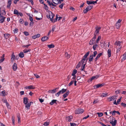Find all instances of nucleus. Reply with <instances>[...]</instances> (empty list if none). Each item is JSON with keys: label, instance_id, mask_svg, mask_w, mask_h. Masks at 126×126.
Wrapping results in <instances>:
<instances>
[{"label": "nucleus", "instance_id": "obj_17", "mask_svg": "<svg viewBox=\"0 0 126 126\" xmlns=\"http://www.w3.org/2000/svg\"><path fill=\"white\" fill-rule=\"evenodd\" d=\"M67 89H64V88L62 89L61 90H60L59 92L61 94H62L64 93L66 91Z\"/></svg>", "mask_w": 126, "mask_h": 126}, {"label": "nucleus", "instance_id": "obj_39", "mask_svg": "<svg viewBox=\"0 0 126 126\" xmlns=\"http://www.w3.org/2000/svg\"><path fill=\"white\" fill-rule=\"evenodd\" d=\"M31 50L30 49H29L28 50L26 49H25L23 50V51L24 53H26L28 52H30Z\"/></svg>", "mask_w": 126, "mask_h": 126}, {"label": "nucleus", "instance_id": "obj_32", "mask_svg": "<svg viewBox=\"0 0 126 126\" xmlns=\"http://www.w3.org/2000/svg\"><path fill=\"white\" fill-rule=\"evenodd\" d=\"M52 1L54 3L56 4H58L59 3L58 0H52Z\"/></svg>", "mask_w": 126, "mask_h": 126}, {"label": "nucleus", "instance_id": "obj_35", "mask_svg": "<svg viewBox=\"0 0 126 126\" xmlns=\"http://www.w3.org/2000/svg\"><path fill=\"white\" fill-rule=\"evenodd\" d=\"M15 56L14 55V53H12V54L11 55V60L13 61L15 59Z\"/></svg>", "mask_w": 126, "mask_h": 126}, {"label": "nucleus", "instance_id": "obj_62", "mask_svg": "<svg viewBox=\"0 0 126 126\" xmlns=\"http://www.w3.org/2000/svg\"><path fill=\"white\" fill-rule=\"evenodd\" d=\"M30 44H29L26 45H24L23 46V47H24L28 48V47L31 45Z\"/></svg>", "mask_w": 126, "mask_h": 126}, {"label": "nucleus", "instance_id": "obj_53", "mask_svg": "<svg viewBox=\"0 0 126 126\" xmlns=\"http://www.w3.org/2000/svg\"><path fill=\"white\" fill-rule=\"evenodd\" d=\"M60 94H60V93L59 91L58 93H56L55 94V95L57 97H58L59 96V95Z\"/></svg>", "mask_w": 126, "mask_h": 126}, {"label": "nucleus", "instance_id": "obj_19", "mask_svg": "<svg viewBox=\"0 0 126 126\" xmlns=\"http://www.w3.org/2000/svg\"><path fill=\"white\" fill-rule=\"evenodd\" d=\"M13 69L14 70L16 71L17 69V64L14 63L12 66Z\"/></svg>", "mask_w": 126, "mask_h": 126}, {"label": "nucleus", "instance_id": "obj_42", "mask_svg": "<svg viewBox=\"0 0 126 126\" xmlns=\"http://www.w3.org/2000/svg\"><path fill=\"white\" fill-rule=\"evenodd\" d=\"M18 29H16L13 30V32L14 33H16L18 32Z\"/></svg>", "mask_w": 126, "mask_h": 126}, {"label": "nucleus", "instance_id": "obj_8", "mask_svg": "<svg viewBox=\"0 0 126 126\" xmlns=\"http://www.w3.org/2000/svg\"><path fill=\"white\" fill-rule=\"evenodd\" d=\"M11 4L12 0H8L7 3V8L8 9H10Z\"/></svg>", "mask_w": 126, "mask_h": 126}, {"label": "nucleus", "instance_id": "obj_64", "mask_svg": "<svg viewBox=\"0 0 126 126\" xmlns=\"http://www.w3.org/2000/svg\"><path fill=\"white\" fill-rule=\"evenodd\" d=\"M97 51H94V55H93V56H94V57H95L96 56V54H97Z\"/></svg>", "mask_w": 126, "mask_h": 126}, {"label": "nucleus", "instance_id": "obj_11", "mask_svg": "<svg viewBox=\"0 0 126 126\" xmlns=\"http://www.w3.org/2000/svg\"><path fill=\"white\" fill-rule=\"evenodd\" d=\"M50 20L52 22H53L52 19L54 17V16H55V15L53 14L51 11H50Z\"/></svg>", "mask_w": 126, "mask_h": 126}, {"label": "nucleus", "instance_id": "obj_36", "mask_svg": "<svg viewBox=\"0 0 126 126\" xmlns=\"http://www.w3.org/2000/svg\"><path fill=\"white\" fill-rule=\"evenodd\" d=\"M1 95L2 96H5L6 95L5 91H3L1 92Z\"/></svg>", "mask_w": 126, "mask_h": 126}, {"label": "nucleus", "instance_id": "obj_16", "mask_svg": "<svg viewBox=\"0 0 126 126\" xmlns=\"http://www.w3.org/2000/svg\"><path fill=\"white\" fill-rule=\"evenodd\" d=\"M57 100L55 99L52 100L51 101L50 103L49 104L51 105H53L54 103L57 104L56 101Z\"/></svg>", "mask_w": 126, "mask_h": 126}, {"label": "nucleus", "instance_id": "obj_14", "mask_svg": "<svg viewBox=\"0 0 126 126\" xmlns=\"http://www.w3.org/2000/svg\"><path fill=\"white\" fill-rule=\"evenodd\" d=\"M69 92H70L68 90H67V91L63 95V96L64 98H65L68 95L69 93Z\"/></svg>", "mask_w": 126, "mask_h": 126}, {"label": "nucleus", "instance_id": "obj_37", "mask_svg": "<svg viewBox=\"0 0 126 126\" xmlns=\"http://www.w3.org/2000/svg\"><path fill=\"white\" fill-rule=\"evenodd\" d=\"M86 64V63L82 65L81 68V70L84 71V69L85 67V65Z\"/></svg>", "mask_w": 126, "mask_h": 126}, {"label": "nucleus", "instance_id": "obj_52", "mask_svg": "<svg viewBox=\"0 0 126 126\" xmlns=\"http://www.w3.org/2000/svg\"><path fill=\"white\" fill-rule=\"evenodd\" d=\"M12 123H13V124L14 125H15V119H14V117H13V116H12Z\"/></svg>", "mask_w": 126, "mask_h": 126}, {"label": "nucleus", "instance_id": "obj_25", "mask_svg": "<svg viewBox=\"0 0 126 126\" xmlns=\"http://www.w3.org/2000/svg\"><path fill=\"white\" fill-rule=\"evenodd\" d=\"M93 55H90V56L89 58V61L90 62L92 61L93 59Z\"/></svg>", "mask_w": 126, "mask_h": 126}, {"label": "nucleus", "instance_id": "obj_2", "mask_svg": "<svg viewBox=\"0 0 126 126\" xmlns=\"http://www.w3.org/2000/svg\"><path fill=\"white\" fill-rule=\"evenodd\" d=\"M84 112V110L81 109H76L75 111L76 114H79L82 113Z\"/></svg>", "mask_w": 126, "mask_h": 126}, {"label": "nucleus", "instance_id": "obj_7", "mask_svg": "<svg viewBox=\"0 0 126 126\" xmlns=\"http://www.w3.org/2000/svg\"><path fill=\"white\" fill-rule=\"evenodd\" d=\"M5 18V17H4L1 15H0V23H2L4 22Z\"/></svg>", "mask_w": 126, "mask_h": 126}, {"label": "nucleus", "instance_id": "obj_23", "mask_svg": "<svg viewBox=\"0 0 126 126\" xmlns=\"http://www.w3.org/2000/svg\"><path fill=\"white\" fill-rule=\"evenodd\" d=\"M126 55L124 54L123 55L122 58L121 59V61L122 62L126 60Z\"/></svg>", "mask_w": 126, "mask_h": 126}, {"label": "nucleus", "instance_id": "obj_10", "mask_svg": "<svg viewBox=\"0 0 126 126\" xmlns=\"http://www.w3.org/2000/svg\"><path fill=\"white\" fill-rule=\"evenodd\" d=\"M108 57V58L110 57L111 56V50L110 49H109L107 52Z\"/></svg>", "mask_w": 126, "mask_h": 126}, {"label": "nucleus", "instance_id": "obj_29", "mask_svg": "<svg viewBox=\"0 0 126 126\" xmlns=\"http://www.w3.org/2000/svg\"><path fill=\"white\" fill-rule=\"evenodd\" d=\"M47 47L49 48H54L55 46L53 44H51L50 45H48L47 46Z\"/></svg>", "mask_w": 126, "mask_h": 126}, {"label": "nucleus", "instance_id": "obj_47", "mask_svg": "<svg viewBox=\"0 0 126 126\" xmlns=\"http://www.w3.org/2000/svg\"><path fill=\"white\" fill-rule=\"evenodd\" d=\"M18 122L19 123L20 122V116L19 115H18L17 116Z\"/></svg>", "mask_w": 126, "mask_h": 126}, {"label": "nucleus", "instance_id": "obj_34", "mask_svg": "<svg viewBox=\"0 0 126 126\" xmlns=\"http://www.w3.org/2000/svg\"><path fill=\"white\" fill-rule=\"evenodd\" d=\"M86 59H84V58L83 57V59L81 60V61L80 62V63H81L82 64H84V63L85 62Z\"/></svg>", "mask_w": 126, "mask_h": 126}, {"label": "nucleus", "instance_id": "obj_20", "mask_svg": "<svg viewBox=\"0 0 126 126\" xmlns=\"http://www.w3.org/2000/svg\"><path fill=\"white\" fill-rule=\"evenodd\" d=\"M102 53H100L98 54L94 59L95 61H96L97 60V59L99 58L100 56L102 55Z\"/></svg>", "mask_w": 126, "mask_h": 126}, {"label": "nucleus", "instance_id": "obj_58", "mask_svg": "<svg viewBox=\"0 0 126 126\" xmlns=\"http://www.w3.org/2000/svg\"><path fill=\"white\" fill-rule=\"evenodd\" d=\"M24 34L26 36H28L29 35V32H24Z\"/></svg>", "mask_w": 126, "mask_h": 126}, {"label": "nucleus", "instance_id": "obj_49", "mask_svg": "<svg viewBox=\"0 0 126 126\" xmlns=\"http://www.w3.org/2000/svg\"><path fill=\"white\" fill-rule=\"evenodd\" d=\"M67 55L66 57L67 58H69L70 57V55L69 54H68V53L67 52H65V55L66 56Z\"/></svg>", "mask_w": 126, "mask_h": 126}, {"label": "nucleus", "instance_id": "obj_45", "mask_svg": "<svg viewBox=\"0 0 126 126\" xmlns=\"http://www.w3.org/2000/svg\"><path fill=\"white\" fill-rule=\"evenodd\" d=\"M24 22V21L22 19H20L19 20V22L20 24H23V23Z\"/></svg>", "mask_w": 126, "mask_h": 126}, {"label": "nucleus", "instance_id": "obj_50", "mask_svg": "<svg viewBox=\"0 0 126 126\" xmlns=\"http://www.w3.org/2000/svg\"><path fill=\"white\" fill-rule=\"evenodd\" d=\"M26 0L30 2L31 3L32 5H33L34 4V2L33 0Z\"/></svg>", "mask_w": 126, "mask_h": 126}, {"label": "nucleus", "instance_id": "obj_60", "mask_svg": "<svg viewBox=\"0 0 126 126\" xmlns=\"http://www.w3.org/2000/svg\"><path fill=\"white\" fill-rule=\"evenodd\" d=\"M47 3L49 4L50 6H51L52 5V2H50V1L48 0H47Z\"/></svg>", "mask_w": 126, "mask_h": 126}, {"label": "nucleus", "instance_id": "obj_18", "mask_svg": "<svg viewBox=\"0 0 126 126\" xmlns=\"http://www.w3.org/2000/svg\"><path fill=\"white\" fill-rule=\"evenodd\" d=\"M32 102H30L29 103H27L26 104V105L25 107H26L28 109H29L30 108V106L31 105V103H32Z\"/></svg>", "mask_w": 126, "mask_h": 126}, {"label": "nucleus", "instance_id": "obj_12", "mask_svg": "<svg viewBox=\"0 0 126 126\" xmlns=\"http://www.w3.org/2000/svg\"><path fill=\"white\" fill-rule=\"evenodd\" d=\"M28 101V99L26 97H24L23 98V103L25 104H26Z\"/></svg>", "mask_w": 126, "mask_h": 126}, {"label": "nucleus", "instance_id": "obj_9", "mask_svg": "<svg viewBox=\"0 0 126 126\" xmlns=\"http://www.w3.org/2000/svg\"><path fill=\"white\" fill-rule=\"evenodd\" d=\"M96 29V30L94 32V33L95 34H97V33H99V30L101 28V27H96L95 28Z\"/></svg>", "mask_w": 126, "mask_h": 126}, {"label": "nucleus", "instance_id": "obj_21", "mask_svg": "<svg viewBox=\"0 0 126 126\" xmlns=\"http://www.w3.org/2000/svg\"><path fill=\"white\" fill-rule=\"evenodd\" d=\"M99 76L100 75H97L94 76H93L91 78L93 80L94 79H96L99 77Z\"/></svg>", "mask_w": 126, "mask_h": 126}, {"label": "nucleus", "instance_id": "obj_31", "mask_svg": "<svg viewBox=\"0 0 126 126\" xmlns=\"http://www.w3.org/2000/svg\"><path fill=\"white\" fill-rule=\"evenodd\" d=\"M121 24L116 23L115 24V27L117 29H119L120 26Z\"/></svg>", "mask_w": 126, "mask_h": 126}, {"label": "nucleus", "instance_id": "obj_30", "mask_svg": "<svg viewBox=\"0 0 126 126\" xmlns=\"http://www.w3.org/2000/svg\"><path fill=\"white\" fill-rule=\"evenodd\" d=\"M14 14L15 15H17L19 16V13L18 10L16 9H14Z\"/></svg>", "mask_w": 126, "mask_h": 126}, {"label": "nucleus", "instance_id": "obj_40", "mask_svg": "<svg viewBox=\"0 0 126 126\" xmlns=\"http://www.w3.org/2000/svg\"><path fill=\"white\" fill-rule=\"evenodd\" d=\"M97 114L98 116L99 117H100L102 116L103 115V114L102 113H97Z\"/></svg>", "mask_w": 126, "mask_h": 126}, {"label": "nucleus", "instance_id": "obj_44", "mask_svg": "<svg viewBox=\"0 0 126 126\" xmlns=\"http://www.w3.org/2000/svg\"><path fill=\"white\" fill-rule=\"evenodd\" d=\"M64 4V3H62V4L59 6V7L61 9H62L63 8V5Z\"/></svg>", "mask_w": 126, "mask_h": 126}, {"label": "nucleus", "instance_id": "obj_61", "mask_svg": "<svg viewBox=\"0 0 126 126\" xmlns=\"http://www.w3.org/2000/svg\"><path fill=\"white\" fill-rule=\"evenodd\" d=\"M50 12H49V14L47 15V17L48 18H50Z\"/></svg>", "mask_w": 126, "mask_h": 126}, {"label": "nucleus", "instance_id": "obj_48", "mask_svg": "<svg viewBox=\"0 0 126 126\" xmlns=\"http://www.w3.org/2000/svg\"><path fill=\"white\" fill-rule=\"evenodd\" d=\"M94 43L93 41H92L91 40L89 42V44L90 45H92L94 44Z\"/></svg>", "mask_w": 126, "mask_h": 126}, {"label": "nucleus", "instance_id": "obj_3", "mask_svg": "<svg viewBox=\"0 0 126 126\" xmlns=\"http://www.w3.org/2000/svg\"><path fill=\"white\" fill-rule=\"evenodd\" d=\"M105 84L104 83H103L101 84H98L94 86V87L95 88H97L100 87H101L104 86Z\"/></svg>", "mask_w": 126, "mask_h": 126}, {"label": "nucleus", "instance_id": "obj_46", "mask_svg": "<svg viewBox=\"0 0 126 126\" xmlns=\"http://www.w3.org/2000/svg\"><path fill=\"white\" fill-rule=\"evenodd\" d=\"M6 105L8 109H10V106L9 105V104L7 102L6 103Z\"/></svg>", "mask_w": 126, "mask_h": 126}, {"label": "nucleus", "instance_id": "obj_4", "mask_svg": "<svg viewBox=\"0 0 126 126\" xmlns=\"http://www.w3.org/2000/svg\"><path fill=\"white\" fill-rule=\"evenodd\" d=\"M116 96L115 95L111 97H109L108 98V101L109 102L112 101H114L116 99Z\"/></svg>", "mask_w": 126, "mask_h": 126}, {"label": "nucleus", "instance_id": "obj_5", "mask_svg": "<svg viewBox=\"0 0 126 126\" xmlns=\"http://www.w3.org/2000/svg\"><path fill=\"white\" fill-rule=\"evenodd\" d=\"M57 89H58V88H56L52 90H49L48 91V92L49 93H55L57 92L56 90Z\"/></svg>", "mask_w": 126, "mask_h": 126}, {"label": "nucleus", "instance_id": "obj_51", "mask_svg": "<svg viewBox=\"0 0 126 126\" xmlns=\"http://www.w3.org/2000/svg\"><path fill=\"white\" fill-rule=\"evenodd\" d=\"M74 80H72L68 84V85L69 86H70L73 84L74 82Z\"/></svg>", "mask_w": 126, "mask_h": 126}, {"label": "nucleus", "instance_id": "obj_38", "mask_svg": "<svg viewBox=\"0 0 126 126\" xmlns=\"http://www.w3.org/2000/svg\"><path fill=\"white\" fill-rule=\"evenodd\" d=\"M98 46L97 44H95L93 45V48L94 50H95L96 48Z\"/></svg>", "mask_w": 126, "mask_h": 126}, {"label": "nucleus", "instance_id": "obj_28", "mask_svg": "<svg viewBox=\"0 0 126 126\" xmlns=\"http://www.w3.org/2000/svg\"><path fill=\"white\" fill-rule=\"evenodd\" d=\"M89 53L90 52L89 51L88 52L85 54L83 57L84 58V59H86L87 57L89 55Z\"/></svg>", "mask_w": 126, "mask_h": 126}, {"label": "nucleus", "instance_id": "obj_54", "mask_svg": "<svg viewBox=\"0 0 126 126\" xmlns=\"http://www.w3.org/2000/svg\"><path fill=\"white\" fill-rule=\"evenodd\" d=\"M2 102L3 103H6V102H7V100L5 98L2 99Z\"/></svg>", "mask_w": 126, "mask_h": 126}, {"label": "nucleus", "instance_id": "obj_6", "mask_svg": "<svg viewBox=\"0 0 126 126\" xmlns=\"http://www.w3.org/2000/svg\"><path fill=\"white\" fill-rule=\"evenodd\" d=\"M35 88L34 86L32 85L27 86L25 87V88L26 89H34Z\"/></svg>", "mask_w": 126, "mask_h": 126}, {"label": "nucleus", "instance_id": "obj_22", "mask_svg": "<svg viewBox=\"0 0 126 126\" xmlns=\"http://www.w3.org/2000/svg\"><path fill=\"white\" fill-rule=\"evenodd\" d=\"M117 123V120H115L114 122L113 121L110 122V123H111L112 126H115Z\"/></svg>", "mask_w": 126, "mask_h": 126}, {"label": "nucleus", "instance_id": "obj_55", "mask_svg": "<svg viewBox=\"0 0 126 126\" xmlns=\"http://www.w3.org/2000/svg\"><path fill=\"white\" fill-rule=\"evenodd\" d=\"M56 25H53L52 27V32H53L55 28H56Z\"/></svg>", "mask_w": 126, "mask_h": 126}, {"label": "nucleus", "instance_id": "obj_27", "mask_svg": "<svg viewBox=\"0 0 126 126\" xmlns=\"http://www.w3.org/2000/svg\"><path fill=\"white\" fill-rule=\"evenodd\" d=\"M19 56L21 58H23L24 57V55L22 52H20L18 54Z\"/></svg>", "mask_w": 126, "mask_h": 126}, {"label": "nucleus", "instance_id": "obj_15", "mask_svg": "<svg viewBox=\"0 0 126 126\" xmlns=\"http://www.w3.org/2000/svg\"><path fill=\"white\" fill-rule=\"evenodd\" d=\"M121 42L119 41H117L115 43V45L116 46V47L118 46H121Z\"/></svg>", "mask_w": 126, "mask_h": 126}, {"label": "nucleus", "instance_id": "obj_41", "mask_svg": "<svg viewBox=\"0 0 126 126\" xmlns=\"http://www.w3.org/2000/svg\"><path fill=\"white\" fill-rule=\"evenodd\" d=\"M101 36H99L97 39L96 40V43L97 44L98 43V41L101 39Z\"/></svg>", "mask_w": 126, "mask_h": 126}, {"label": "nucleus", "instance_id": "obj_26", "mask_svg": "<svg viewBox=\"0 0 126 126\" xmlns=\"http://www.w3.org/2000/svg\"><path fill=\"white\" fill-rule=\"evenodd\" d=\"M5 56L4 54H3L2 55V57H1V59L0 60V63H1L3 62V61H4L5 59L4 58V57Z\"/></svg>", "mask_w": 126, "mask_h": 126}, {"label": "nucleus", "instance_id": "obj_43", "mask_svg": "<svg viewBox=\"0 0 126 126\" xmlns=\"http://www.w3.org/2000/svg\"><path fill=\"white\" fill-rule=\"evenodd\" d=\"M4 36H5V38L7 39L9 38V35L8 34H4Z\"/></svg>", "mask_w": 126, "mask_h": 126}, {"label": "nucleus", "instance_id": "obj_1", "mask_svg": "<svg viewBox=\"0 0 126 126\" xmlns=\"http://www.w3.org/2000/svg\"><path fill=\"white\" fill-rule=\"evenodd\" d=\"M93 7V6L91 5H89L87 6L86 7L85 9L83 10V12L84 13H86L88 11L90 10Z\"/></svg>", "mask_w": 126, "mask_h": 126}, {"label": "nucleus", "instance_id": "obj_63", "mask_svg": "<svg viewBox=\"0 0 126 126\" xmlns=\"http://www.w3.org/2000/svg\"><path fill=\"white\" fill-rule=\"evenodd\" d=\"M70 124L71 126H76V125L75 123H71Z\"/></svg>", "mask_w": 126, "mask_h": 126}, {"label": "nucleus", "instance_id": "obj_13", "mask_svg": "<svg viewBox=\"0 0 126 126\" xmlns=\"http://www.w3.org/2000/svg\"><path fill=\"white\" fill-rule=\"evenodd\" d=\"M48 37L45 36L42 37L41 38V40L42 41L44 42L48 40Z\"/></svg>", "mask_w": 126, "mask_h": 126}, {"label": "nucleus", "instance_id": "obj_33", "mask_svg": "<svg viewBox=\"0 0 126 126\" xmlns=\"http://www.w3.org/2000/svg\"><path fill=\"white\" fill-rule=\"evenodd\" d=\"M77 71L76 69H74L72 73V76H76L75 74L77 73Z\"/></svg>", "mask_w": 126, "mask_h": 126}, {"label": "nucleus", "instance_id": "obj_24", "mask_svg": "<svg viewBox=\"0 0 126 126\" xmlns=\"http://www.w3.org/2000/svg\"><path fill=\"white\" fill-rule=\"evenodd\" d=\"M108 93H102L101 94L100 96L101 97H106L108 96Z\"/></svg>", "mask_w": 126, "mask_h": 126}, {"label": "nucleus", "instance_id": "obj_59", "mask_svg": "<svg viewBox=\"0 0 126 126\" xmlns=\"http://www.w3.org/2000/svg\"><path fill=\"white\" fill-rule=\"evenodd\" d=\"M121 105L122 106L124 107H125L126 106V104L125 103H123V102L121 103Z\"/></svg>", "mask_w": 126, "mask_h": 126}, {"label": "nucleus", "instance_id": "obj_57", "mask_svg": "<svg viewBox=\"0 0 126 126\" xmlns=\"http://www.w3.org/2000/svg\"><path fill=\"white\" fill-rule=\"evenodd\" d=\"M116 111L114 110L112 112V115L114 116L115 115V114L116 113Z\"/></svg>", "mask_w": 126, "mask_h": 126}, {"label": "nucleus", "instance_id": "obj_56", "mask_svg": "<svg viewBox=\"0 0 126 126\" xmlns=\"http://www.w3.org/2000/svg\"><path fill=\"white\" fill-rule=\"evenodd\" d=\"M49 125V123L47 122H46L44 123V125L45 126H47Z\"/></svg>", "mask_w": 126, "mask_h": 126}]
</instances>
